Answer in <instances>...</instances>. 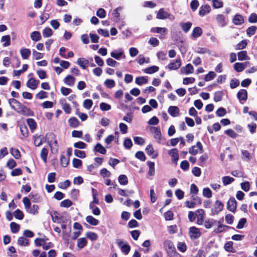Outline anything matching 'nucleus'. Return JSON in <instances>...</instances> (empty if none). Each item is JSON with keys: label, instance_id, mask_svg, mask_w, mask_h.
Wrapping results in <instances>:
<instances>
[{"label": "nucleus", "instance_id": "052dcab7", "mask_svg": "<svg viewBox=\"0 0 257 257\" xmlns=\"http://www.w3.org/2000/svg\"><path fill=\"white\" fill-rule=\"evenodd\" d=\"M199 192V189L195 184H192L190 186V193L191 195H197Z\"/></svg>", "mask_w": 257, "mask_h": 257}, {"label": "nucleus", "instance_id": "49530a36", "mask_svg": "<svg viewBox=\"0 0 257 257\" xmlns=\"http://www.w3.org/2000/svg\"><path fill=\"white\" fill-rule=\"evenodd\" d=\"M183 70H185V74H189L193 73L194 68L191 64L189 63L187 64L185 67L181 69V71Z\"/></svg>", "mask_w": 257, "mask_h": 257}, {"label": "nucleus", "instance_id": "c03bdc74", "mask_svg": "<svg viewBox=\"0 0 257 257\" xmlns=\"http://www.w3.org/2000/svg\"><path fill=\"white\" fill-rule=\"evenodd\" d=\"M223 92L222 91H218L214 93L213 100L215 102H219L222 99Z\"/></svg>", "mask_w": 257, "mask_h": 257}, {"label": "nucleus", "instance_id": "37998d69", "mask_svg": "<svg viewBox=\"0 0 257 257\" xmlns=\"http://www.w3.org/2000/svg\"><path fill=\"white\" fill-rule=\"evenodd\" d=\"M48 154V149L45 148H43L41 151L40 157L44 163L47 162Z\"/></svg>", "mask_w": 257, "mask_h": 257}, {"label": "nucleus", "instance_id": "f704fd0d", "mask_svg": "<svg viewBox=\"0 0 257 257\" xmlns=\"http://www.w3.org/2000/svg\"><path fill=\"white\" fill-rule=\"evenodd\" d=\"M192 25V23L190 22L180 23V26L185 33H187L190 30Z\"/></svg>", "mask_w": 257, "mask_h": 257}, {"label": "nucleus", "instance_id": "4c0bfd02", "mask_svg": "<svg viewBox=\"0 0 257 257\" xmlns=\"http://www.w3.org/2000/svg\"><path fill=\"white\" fill-rule=\"evenodd\" d=\"M31 39L34 41H38L41 39V35L39 31L33 32L30 35Z\"/></svg>", "mask_w": 257, "mask_h": 257}, {"label": "nucleus", "instance_id": "2eb2a0df", "mask_svg": "<svg viewBox=\"0 0 257 257\" xmlns=\"http://www.w3.org/2000/svg\"><path fill=\"white\" fill-rule=\"evenodd\" d=\"M123 241L121 240H118V245L121 247V251L125 254H127L131 250V246L127 244L121 245Z\"/></svg>", "mask_w": 257, "mask_h": 257}, {"label": "nucleus", "instance_id": "f257e3e1", "mask_svg": "<svg viewBox=\"0 0 257 257\" xmlns=\"http://www.w3.org/2000/svg\"><path fill=\"white\" fill-rule=\"evenodd\" d=\"M164 248L169 257H181L177 252L173 242L169 239L165 240L163 242Z\"/></svg>", "mask_w": 257, "mask_h": 257}, {"label": "nucleus", "instance_id": "7c9ffc66", "mask_svg": "<svg viewBox=\"0 0 257 257\" xmlns=\"http://www.w3.org/2000/svg\"><path fill=\"white\" fill-rule=\"evenodd\" d=\"M151 32L156 33H163L164 35L167 34V29L166 28L155 27L151 29Z\"/></svg>", "mask_w": 257, "mask_h": 257}, {"label": "nucleus", "instance_id": "0eeeda50", "mask_svg": "<svg viewBox=\"0 0 257 257\" xmlns=\"http://www.w3.org/2000/svg\"><path fill=\"white\" fill-rule=\"evenodd\" d=\"M17 112L20 114L27 116H33L34 115V112H33V111H32L30 108L27 107L24 105H23V106L21 107V109L19 110H18Z\"/></svg>", "mask_w": 257, "mask_h": 257}, {"label": "nucleus", "instance_id": "f3484780", "mask_svg": "<svg viewBox=\"0 0 257 257\" xmlns=\"http://www.w3.org/2000/svg\"><path fill=\"white\" fill-rule=\"evenodd\" d=\"M168 112L172 117H176L179 115L180 110L177 106H170L168 108Z\"/></svg>", "mask_w": 257, "mask_h": 257}, {"label": "nucleus", "instance_id": "9b49d317", "mask_svg": "<svg viewBox=\"0 0 257 257\" xmlns=\"http://www.w3.org/2000/svg\"><path fill=\"white\" fill-rule=\"evenodd\" d=\"M211 11V8L208 5H205L201 6L199 10L198 14L201 17H203L208 14H209Z\"/></svg>", "mask_w": 257, "mask_h": 257}, {"label": "nucleus", "instance_id": "72a5a7b5", "mask_svg": "<svg viewBox=\"0 0 257 257\" xmlns=\"http://www.w3.org/2000/svg\"><path fill=\"white\" fill-rule=\"evenodd\" d=\"M147 164L149 167L148 175L150 176H154L155 173V163L153 162L148 161Z\"/></svg>", "mask_w": 257, "mask_h": 257}, {"label": "nucleus", "instance_id": "dca6fc26", "mask_svg": "<svg viewBox=\"0 0 257 257\" xmlns=\"http://www.w3.org/2000/svg\"><path fill=\"white\" fill-rule=\"evenodd\" d=\"M170 16V14L165 11L163 8L160 9L156 15V18L158 19L163 20L168 18Z\"/></svg>", "mask_w": 257, "mask_h": 257}, {"label": "nucleus", "instance_id": "4be33fe9", "mask_svg": "<svg viewBox=\"0 0 257 257\" xmlns=\"http://www.w3.org/2000/svg\"><path fill=\"white\" fill-rule=\"evenodd\" d=\"M75 81V78L70 75H68L64 79V83L68 86L73 85Z\"/></svg>", "mask_w": 257, "mask_h": 257}, {"label": "nucleus", "instance_id": "5fc2aeb1", "mask_svg": "<svg viewBox=\"0 0 257 257\" xmlns=\"http://www.w3.org/2000/svg\"><path fill=\"white\" fill-rule=\"evenodd\" d=\"M35 244L37 246H41L43 248L44 244H45L46 241L45 238H36L34 241Z\"/></svg>", "mask_w": 257, "mask_h": 257}, {"label": "nucleus", "instance_id": "bb28decb", "mask_svg": "<svg viewBox=\"0 0 257 257\" xmlns=\"http://www.w3.org/2000/svg\"><path fill=\"white\" fill-rule=\"evenodd\" d=\"M18 243L20 246H28L29 244V240L26 237L21 236L18 239Z\"/></svg>", "mask_w": 257, "mask_h": 257}, {"label": "nucleus", "instance_id": "e433bc0d", "mask_svg": "<svg viewBox=\"0 0 257 257\" xmlns=\"http://www.w3.org/2000/svg\"><path fill=\"white\" fill-rule=\"evenodd\" d=\"M148 80L147 77L141 76L136 78L135 82L139 85H141L143 84H146L148 83Z\"/></svg>", "mask_w": 257, "mask_h": 257}, {"label": "nucleus", "instance_id": "f03ea898", "mask_svg": "<svg viewBox=\"0 0 257 257\" xmlns=\"http://www.w3.org/2000/svg\"><path fill=\"white\" fill-rule=\"evenodd\" d=\"M224 207V204L220 200H217L211 209V213L213 215H217L221 211Z\"/></svg>", "mask_w": 257, "mask_h": 257}, {"label": "nucleus", "instance_id": "6ab92c4d", "mask_svg": "<svg viewBox=\"0 0 257 257\" xmlns=\"http://www.w3.org/2000/svg\"><path fill=\"white\" fill-rule=\"evenodd\" d=\"M232 22L235 25H241L244 23V19L241 15L236 14L234 16Z\"/></svg>", "mask_w": 257, "mask_h": 257}, {"label": "nucleus", "instance_id": "bf43d9fd", "mask_svg": "<svg viewBox=\"0 0 257 257\" xmlns=\"http://www.w3.org/2000/svg\"><path fill=\"white\" fill-rule=\"evenodd\" d=\"M11 153L16 159H19L21 158V153L18 149L15 148L11 149Z\"/></svg>", "mask_w": 257, "mask_h": 257}, {"label": "nucleus", "instance_id": "cd10ccee", "mask_svg": "<svg viewBox=\"0 0 257 257\" xmlns=\"http://www.w3.org/2000/svg\"><path fill=\"white\" fill-rule=\"evenodd\" d=\"M94 151L97 152H99L101 154H105L106 153V149L102 146V145L100 143H97L94 149Z\"/></svg>", "mask_w": 257, "mask_h": 257}, {"label": "nucleus", "instance_id": "a211bd4d", "mask_svg": "<svg viewBox=\"0 0 257 257\" xmlns=\"http://www.w3.org/2000/svg\"><path fill=\"white\" fill-rule=\"evenodd\" d=\"M77 63L83 69H86L89 66V61L88 60L84 58H79L77 59Z\"/></svg>", "mask_w": 257, "mask_h": 257}, {"label": "nucleus", "instance_id": "864d4df0", "mask_svg": "<svg viewBox=\"0 0 257 257\" xmlns=\"http://www.w3.org/2000/svg\"><path fill=\"white\" fill-rule=\"evenodd\" d=\"M86 236L91 241L96 240L98 238V235L96 233L90 231L86 233Z\"/></svg>", "mask_w": 257, "mask_h": 257}, {"label": "nucleus", "instance_id": "423d86ee", "mask_svg": "<svg viewBox=\"0 0 257 257\" xmlns=\"http://www.w3.org/2000/svg\"><path fill=\"white\" fill-rule=\"evenodd\" d=\"M237 202L234 197H231L227 203V208L230 211L234 212L236 210Z\"/></svg>", "mask_w": 257, "mask_h": 257}, {"label": "nucleus", "instance_id": "b1692460", "mask_svg": "<svg viewBox=\"0 0 257 257\" xmlns=\"http://www.w3.org/2000/svg\"><path fill=\"white\" fill-rule=\"evenodd\" d=\"M87 239L85 237H81L78 239L77 245L79 249H81L87 245Z\"/></svg>", "mask_w": 257, "mask_h": 257}, {"label": "nucleus", "instance_id": "09e8293b", "mask_svg": "<svg viewBox=\"0 0 257 257\" xmlns=\"http://www.w3.org/2000/svg\"><path fill=\"white\" fill-rule=\"evenodd\" d=\"M256 30H257V27L255 26H251L250 27H249L246 29V31L247 35L248 37H250V36L253 35L255 34Z\"/></svg>", "mask_w": 257, "mask_h": 257}, {"label": "nucleus", "instance_id": "6e6d98bb", "mask_svg": "<svg viewBox=\"0 0 257 257\" xmlns=\"http://www.w3.org/2000/svg\"><path fill=\"white\" fill-rule=\"evenodd\" d=\"M224 133L229 137L233 139L236 138L237 136V134L235 133V132L231 128L225 131Z\"/></svg>", "mask_w": 257, "mask_h": 257}, {"label": "nucleus", "instance_id": "c756f323", "mask_svg": "<svg viewBox=\"0 0 257 257\" xmlns=\"http://www.w3.org/2000/svg\"><path fill=\"white\" fill-rule=\"evenodd\" d=\"M27 122L32 132L36 128L37 124L34 119L28 118Z\"/></svg>", "mask_w": 257, "mask_h": 257}, {"label": "nucleus", "instance_id": "ddd939ff", "mask_svg": "<svg viewBox=\"0 0 257 257\" xmlns=\"http://www.w3.org/2000/svg\"><path fill=\"white\" fill-rule=\"evenodd\" d=\"M181 65V59L179 58L176 60L175 61L171 62L168 65V68L170 70H177L179 69Z\"/></svg>", "mask_w": 257, "mask_h": 257}, {"label": "nucleus", "instance_id": "8fccbe9b", "mask_svg": "<svg viewBox=\"0 0 257 257\" xmlns=\"http://www.w3.org/2000/svg\"><path fill=\"white\" fill-rule=\"evenodd\" d=\"M42 34L44 38H48L53 35V31L51 28L46 27L43 30Z\"/></svg>", "mask_w": 257, "mask_h": 257}, {"label": "nucleus", "instance_id": "13d9d810", "mask_svg": "<svg viewBox=\"0 0 257 257\" xmlns=\"http://www.w3.org/2000/svg\"><path fill=\"white\" fill-rule=\"evenodd\" d=\"M247 42L246 40H243L238 43L235 46L236 50H241L245 48L247 46Z\"/></svg>", "mask_w": 257, "mask_h": 257}, {"label": "nucleus", "instance_id": "c85d7f7f", "mask_svg": "<svg viewBox=\"0 0 257 257\" xmlns=\"http://www.w3.org/2000/svg\"><path fill=\"white\" fill-rule=\"evenodd\" d=\"M68 122L69 125L73 128L77 127L79 124V121L78 119L75 117L70 118L68 120Z\"/></svg>", "mask_w": 257, "mask_h": 257}, {"label": "nucleus", "instance_id": "9d476101", "mask_svg": "<svg viewBox=\"0 0 257 257\" xmlns=\"http://www.w3.org/2000/svg\"><path fill=\"white\" fill-rule=\"evenodd\" d=\"M168 154L172 158V162L177 164L179 160L178 150L177 149L174 148L169 150Z\"/></svg>", "mask_w": 257, "mask_h": 257}, {"label": "nucleus", "instance_id": "774afa93", "mask_svg": "<svg viewBox=\"0 0 257 257\" xmlns=\"http://www.w3.org/2000/svg\"><path fill=\"white\" fill-rule=\"evenodd\" d=\"M74 155L77 157L82 159L85 158L86 157V154L84 151L78 150L77 149L74 150Z\"/></svg>", "mask_w": 257, "mask_h": 257}, {"label": "nucleus", "instance_id": "a18cd8bd", "mask_svg": "<svg viewBox=\"0 0 257 257\" xmlns=\"http://www.w3.org/2000/svg\"><path fill=\"white\" fill-rule=\"evenodd\" d=\"M2 42H5L3 44V47H7L11 44V37L10 35H5L2 37Z\"/></svg>", "mask_w": 257, "mask_h": 257}, {"label": "nucleus", "instance_id": "aec40b11", "mask_svg": "<svg viewBox=\"0 0 257 257\" xmlns=\"http://www.w3.org/2000/svg\"><path fill=\"white\" fill-rule=\"evenodd\" d=\"M146 152L148 155H152V157L153 159H155L158 157V153H154L155 151L152 145H149L147 146L146 148Z\"/></svg>", "mask_w": 257, "mask_h": 257}, {"label": "nucleus", "instance_id": "603ef678", "mask_svg": "<svg viewBox=\"0 0 257 257\" xmlns=\"http://www.w3.org/2000/svg\"><path fill=\"white\" fill-rule=\"evenodd\" d=\"M234 69L237 72H242L244 69L243 63L237 62L234 64Z\"/></svg>", "mask_w": 257, "mask_h": 257}, {"label": "nucleus", "instance_id": "e2e57ef3", "mask_svg": "<svg viewBox=\"0 0 257 257\" xmlns=\"http://www.w3.org/2000/svg\"><path fill=\"white\" fill-rule=\"evenodd\" d=\"M216 74L213 71H210L208 74H207L204 78V80L205 81H209L212 79H213L215 76Z\"/></svg>", "mask_w": 257, "mask_h": 257}, {"label": "nucleus", "instance_id": "3c124183", "mask_svg": "<svg viewBox=\"0 0 257 257\" xmlns=\"http://www.w3.org/2000/svg\"><path fill=\"white\" fill-rule=\"evenodd\" d=\"M14 215L15 217L19 220H22L24 217V214L23 212L19 209H17L14 211Z\"/></svg>", "mask_w": 257, "mask_h": 257}, {"label": "nucleus", "instance_id": "58836bf2", "mask_svg": "<svg viewBox=\"0 0 257 257\" xmlns=\"http://www.w3.org/2000/svg\"><path fill=\"white\" fill-rule=\"evenodd\" d=\"M10 228L12 232L16 233L20 230V225L15 222H12L10 223Z\"/></svg>", "mask_w": 257, "mask_h": 257}, {"label": "nucleus", "instance_id": "6e6552de", "mask_svg": "<svg viewBox=\"0 0 257 257\" xmlns=\"http://www.w3.org/2000/svg\"><path fill=\"white\" fill-rule=\"evenodd\" d=\"M218 225L216 228H215L214 230V232L216 233H222L224 231H227L229 229H233V227L227 226L226 225H223L220 223V221H219L218 222Z\"/></svg>", "mask_w": 257, "mask_h": 257}, {"label": "nucleus", "instance_id": "79ce46f5", "mask_svg": "<svg viewBox=\"0 0 257 257\" xmlns=\"http://www.w3.org/2000/svg\"><path fill=\"white\" fill-rule=\"evenodd\" d=\"M224 249L228 252H234L235 249L233 247V242L229 241L224 244Z\"/></svg>", "mask_w": 257, "mask_h": 257}, {"label": "nucleus", "instance_id": "f8f14e48", "mask_svg": "<svg viewBox=\"0 0 257 257\" xmlns=\"http://www.w3.org/2000/svg\"><path fill=\"white\" fill-rule=\"evenodd\" d=\"M110 56L111 57L116 60H119L122 57H123V58H125L124 52L122 49L115 50L113 51L110 53Z\"/></svg>", "mask_w": 257, "mask_h": 257}, {"label": "nucleus", "instance_id": "393cba45", "mask_svg": "<svg viewBox=\"0 0 257 257\" xmlns=\"http://www.w3.org/2000/svg\"><path fill=\"white\" fill-rule=\"evenodd\" d=\"M202 30L199 27H195L192 32V36L195 38L200 37L202 34Z\"/></svg>", "mask_w": 257, "mask_h": 257}, {"label": "nucleus", "instance_id": "4d7b16f0", "mask_svg": "<svg viewBox=\"0 0 257 257\" xmlns=\"http://www.w3.org/2000/svg\"><path fill=\"white\" fill-rule=\"evenodd\" d=\"M202 194L203 196L210 198L212 197V193L210 188L206 187L203 189Z\"/></svg>", "mask_w": 257, "mask_h": 257}, {"label": "nucleus", "instance_id": "5701e85b", "mask_svg": "<svg viewBox=\"0 0 257 257\" xmlns=\"http://www.w3.org/2000/svg\"><path fill=\"white\" fill-rule=\"evenodd\" d=\"M86 221L91 225L96 226L99 224V220L95 219L91 215L87 216L86 217Z\"/></svg>", "mask_w": 257, "mask_h": 257}, {"label": "nucleus", "instance_id": "c9c22d12", "mask_svg": "<svg viewBox=\"0 0 257 257\" xmlns=\"http://www.w3.org/2000/svg\"><path fill=\"white\" fill-rule=\"evenodd\" d=\"M29 197L32 200V201L35 203L41 202L42 200V197L38 194L30 193Z\"/></svg>", "mask_w": 257, "mask_h": 257}, {"label": "nucleus", "instance_id": "4468645a", "mask_svg": "<svg viewBox=\"0 0 257 257\" xmlns=\"http://www.w3.org/2000/svg\"><path fill=\"white\" fill-rule=\"evenodd\" d=\"M150 130L151 132L154 135V138L160 141L162 136L160 128L155 126H151Z\"/></svg>", "mask_w": 257, "mask_h": 257}, {"label": "nucleus", "instance_id": "a19ab883", "mask_svg": "<svg viewBox=\"0 0 257 257\" xmlns=\"http://www.w3.org/2000/svg\"><path fill=\"white\" fill-rule=\"evenodd\" d=\"M69 163V158L66 157L64 155H62L60 157V164L62 167H66Z\"/></svg>", "mask_w": 257, "mask_h": 257}, {"label": "nucleus", "instance_id": "1a4fd4ad", "mask_svg": "<svg viewBox=\"0 0 257 257\" xmlns=\"http://www.w3.org/2000/svg\"><path fill=\"white\" fill-rule=\"evenodd\" d=\"M40 81L36 80L33 77L30 78L27 82V86L33 90L36 89L39 84Z\"/></svg>", "mask_w": 257, "mask_h": 257}, {"label": "nucleus", "instance_id": "20e7f679", "mask_svg": "<svg viewBox=\"0 0 257 257\" xmlns=\"http://www.w3.org/2000/svg\"><path fill=\"white\" fill-rule=\"evenodd\" d=\"M196 148H198L199 150V153H202L203 152V148L202 145V144L200 142H197L196 143V146H192L189 149V153L193 155H196L198 151L197 149Z\"/></svg>", "mask_w": 257, "mask_h": 257}, {"label": "nucleus", "instance_id": "680f3d73", "mask_svg": "<svg viewBox=\"0 0 257 257\" xmlns=\"http://www.w3.org/2000/svg\"><path fill=\"white\" fill-rule=\"evenodd\" d=\"M93 105V101L91 99H86L84 100L83 105L87 109H90Z\"/></svg>", "mask_w": 257, "mask_h": 257}, {"label": "nucleus", "instance_id": "473e14b6", "mask_svg": "<svg viewBox=\"0 0 257 257\" xmlns=\"http://www.w3.org/2000/svg\"><path fill=\"white\" fill-rule=\"evenodd\" d=\"M238 60L239 61H242L245 60H248L249 58L247 56V53L246 51H241L237 54Z\"/></svg>", "mask_w": 257, "mask_h": 257}, {"label": "nucleus", "instance_id": "0e129e2a", "mask_svg": "<svg viewBox=\"0 0 257 257\" xmlns=\"http://www.w3.org/2000/svg\"><path fill=\"white\" fill-rule=\"evenodd\" d=\"M73 204V202L69 199H65L60 203V206L63 207L68 208Z\"/></svg>", "mask_w": 257, "mask_h": 257}, {"label": "nucleus", "instance_id": "de8ad7c7", "mask_svg": "<svg viewBox=\"0 0 257 257\" xmlns=\"http://www.w3.org/2000/svg\"><path fill=\"white\" fill-rule=\"evenodd\" d=\"M118 181L120 184L125 185L128 183V179L126 175H120L118 178Z\"/></svg>", "mask_w": 257, "mask_h": 257}, {"label": "nucleus", "instance_id": "a878e982", "mask_svg": "<svg viewBox=\"0 0 257 257\" xmlns=\"http://www.w3.org/2000/svg\"><path fill=\"white\" fill-rule=\"evenodd\" d=\"M159 70V67L158 66L154 65L146 68L144 71L147 74H151L158 72Z\"/></svg>", "mask_w": 257, "mask_h": 257}, {"label": "nucleus", "instance_id": "338daca9", "mask_svg": "<svg viewBox=\"0 0 257 257\" xmlns=\"http://www.w3.org/2000/svg\"><path fill=\"white\" fill-rule=\"evenodd\" d=\"M72 164L73 167L75 168H79L82 165V161L78 159L74 158L72 161Z\"/></svg>", "mask_w": 257, "mask_h": 257}, {"label": "nucleus", "instance_id": "2f4dec72", "mask_svg": "<svg viewBox=\"0 0 257 257\" xmlns=\"http://www.w3.org/2000/svg\"><path fill=\"white\" fill-rule=\"evenodd\" d=\"M20 53L23 59H27L31 55V51L29 49L24 48L21 50Z\"/></svg>", "mask_w": 257, "mask_h": 257}, {"label": "nucleus", "instance_id": "39448f33", "mask_svg": "<svg viewBox=\"0 0 257 257\" xmlns=\"http://www.w3.org/2000/svg\"><path fill=\"white\" fill-rule=\"evenodd\" d=\"M247 97V92L245 89H241L237 93V97L242 104L246 101Z\"/></svg>", "mask_w": 257, "mask_h": 257}, {"label": "nucleus", "instance_id": "ea45409f", "mask_svg": "<svg viewBox=\"0 0 257 257\" xmlns=\"http://www.w3.org/2000/svg\"><path fill=\"white\" fill-rule=\"evenodd\" d=\"M234 179L228 176H224L222 178V181L224 186H226L234 181Z\"/></svg>", "mask_w": 257, "mask_h": 257}, {"label": "nucleus", "instance_id": "69168bd1", "mask_svg": "<svg viewBox=\"0 0 257 257\" xmlns=\"http://www.w3.org/2000/svg\"><path fill=\"white\" fill-rule=\"evenodd\" d=\"M105 85L108 88H112L115 86V81L112 79H107L104 81Z\"/></svg>", "mask_w": 257, "mask_h": 257}, {"label": "nucleus", "instance_id": "412c9836", "mask_svg": "<svg viewBox=\"0 0 257 257\" xmlns=\"http://www.w3.org/2000/svg\"><path fill=\"white\" fill-rule=\"evenodd\" d=\"M216 20L218 25L220 27H224L226 24L225 16L222 14L217 15Z\"/></svg>", "mask_w": 257, "mask_h": 257}, {"label": "nucleus", "instance_id": "7ed1b4c3", "mask_svg": "<svg viewBox=\"0 0 257 257\" xmlns=\"http://www.w3.org/2000/svg\"><path fill=\"white\" fill-rule=\"evenodd\" d=\"M189 235L192 239H196L201 236L200 229L195 226H192L189 228Z\"/></svg>", "mask_w": 257, "mask_h": 257}]
</instances>
